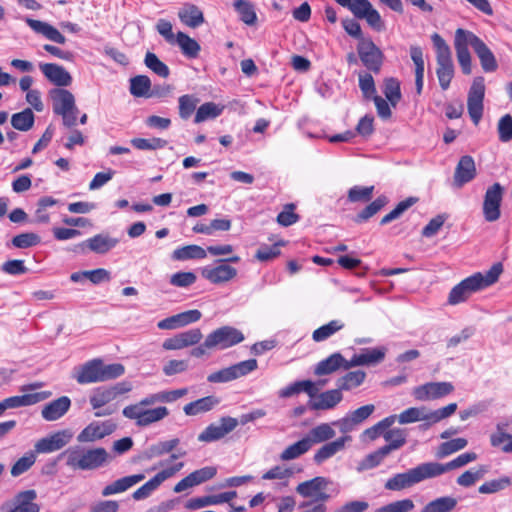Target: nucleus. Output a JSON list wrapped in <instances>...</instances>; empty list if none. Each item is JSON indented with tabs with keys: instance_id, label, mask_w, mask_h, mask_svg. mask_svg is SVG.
I'll list each match as a JSON object with an SVG mask.
<instances>
[{
	"instance_id": "obj_4",
	"label": "nucleus",
	"mask_w": 512,
	"mask_h": 512,
	"mask_svg": "<svg viewBox=\"0 0 512 512\" xmlns=\"http://www.w3.org/2000/svg\"><path fill=\"white\" fill-rule=\"evenodd\" d=\"M124 372L125 368L120 363L105 365L101 359H92L78 367L73 377L77 383L84 385L116 379Z\"/></svg>"
},
{
	"instance_id": "obj_64",
	"label": "nucleus",
	"mask_w": 512,
	"mask_h": 512,
	"mask_svg": "<svg viewBox=\"0 0 512 512\" xmlns=\"http://www.w3.org/2000/svg\"><path fill=\"white\" fill-rule=\"evenodd\" d=\"M199 99L193 95H182L179 98V116L186 120L196 109Z\"/></svg>"
},
{
	"instance_id": "obj_28",
	"label": "nucleus",
	"mask_w": 512,
	"mask_h": 512,
	"mask_svg": "<svg viewBox=\"0 0 512 512\" xmlns=\"http://www.w3.org/2000/svg\"><path fill=\"white\" fill-rule=\"evenodd\" d=\"M477 459V454L475 452H466L457 456L452 461L442 464L439 462H429L434 478L443 475L444 473L463 467L470 462H473Z\"/></svg>"
},
{
	"instance_id": "obj_37",
	"label": "nucleus",
	"mask_w": 512,
	"mask_h": 512,
	"mask_svg": "<svg viewBox=\"0 0 512 512\" xmlns=\"http://www.w3.org/2000/svg\"><path fill=\"white\" fill-rule=\"evenodd\" d=\"M37 498L35 490L19 492L14 499V508L8 512H39L40 507L34 500Z\"/></svg>"
},
{
	"instance_id": "obj_18",
	"label": "nucleus",
	"mask_w": 512,
	"mask_h": 512,
	"mask_svg": "<svg viewBox=\"0 0 512 512\" xmlns=\"http://www.w3.org/2000/svg\"><path fill=\"white\" fill-rule=\"evenodd\" d=\"M71 438L72 433L70 430L57 431L47 437L39 439L34 445L35 452L46 454L58 451L66 446Z\"/></svg>"
},
{
	"instance_id": "obj_2",
	"label": "nucleus",
	"mask_w": 512,
	"mask_h": 512,
	"mask_svg": "<svg viewBox=\"0 0 512 512\" xmlns=\"http://www.w3.org/2000/svg\"><path fill=\"white\" fill-rule=\"evenodd\" d=\"M503 271L501 263L494 264L485 274L477 272L455 285L448 296V303L457 305L466 301L474 292L485 289L499 279Z\"/></svg>"
},
{
	"instance_id": "obj_15",
	"label": "nucleus",
	"mask_w": 512,
	"mask_h": 512,
	"mask_svg": "<svg viewBox=\"0 0 512 512\" xmlns=\"http://www.w3.org/2000/svg\"><path fill=\"white\" fill-rule=\"evenodd\" d=\"M184 467L183 462H178L162 471L158 472L153 478L133 492L132 497L136 501L148 498L165 480L174 476Z\"/></svg>"
},
{
	"instance_id": "obj_35",
	"label": "nucleus",
	"mask_w": 512,
	"mask_h": 512,
	"mask_svg": "<svg viewBox=\"0 0 512 512\" xmlns=\"http://www.w3.org/2000/svg\"><path fill=\"white\" fill-rule=\"evenodd\" d=\"M335 426L332 423H321L309 430L306 434L305 439L309 442L310 448L313 445L328 442L333 439L336 435V431L333 429Z\"/></svg>"
},
{
	"instance_id": "obj_54",
	"label": "nucleus",
	"mask_w": 512,
	"mask_h": 512,
	"mask_svg": "<svg viewBox=\"0 0 512 512\" xmlns=\"http://www.w3.org/2000/svg\"><path fill=\"white\" fill-rule=\"evenodd\" d=\"M309 442L303 437L299 441L289 445L280 454V459L289 461L300 457L310 450Z\"/></svg>"
},
{
	"instance_id": "obj_42",
	"label": "nucleus",
	"mask_w": 512,
	"mask_h": 512,
	"mask_svg": "<svg viewBox=\"0 0 512 512\" xmlns=\"http://www.w3.org/2000/svg\"><path fill=\"white\" fill-rule=\"evenodd\" d=\"M366 379V372L363 370L349 371L342 377L338 378L336 385L338 389L343 391H351L361 386Z\"/></svg>"
},
{
	"instance_id": "obj_5",
	"label": "nucleus",
	"mask_w": 512,
	"mask_h": 512,
	"mask_svg": "<svg viewBox=\"0 0 512 512\" xmlns=\"http://www.w3.org/2000/svg\"><path fill=\"white\" fill-rule=\"evenodd\" d=\"M434 478L429 462L421 463L405 472L396 473L384 483L388 491L407 490L427 479Z\"/></svg>"
},
{
	"instance_id": "obj_21",
	"label": "nucleus",
	"mask_w": 512,
	"mask_h": 512,
	"mask_svg": "<svg viewBox=\"0 0 512 512\" xmlns=\"http://www.w3.org/2000/svg\"><path fill=\"white\" fill-rule=\"evenodd\" d=\"M343 400V394L338 389H331L320 394L318 392L310 398L307 407L310 410H331L334 409Z\"/></svg>"
},
{
	"instance_id": "obj_20",
	"label": "nucleus",
	"mask_w": 512,
	"mask_h": 512,
	"mask_svg": "<svg viewBox=\"0 0 512 512\" xmlns=\"http://www.w3.org/2000/svg\"><path fill=\"white\" fill-rule=\"evenodd\" d=\"M374 411L375 406L373 404H367L348 413L345 417L334 421L333 424L338 426L342 433H348L368 419Z\"/></svg>"
},
{
	"instance_id": "obj_8",
	"label": "nucleus",
	"mask_w": 512,
	"mask_h": 512,
	"mask_svg": "<svg viewBox=\"0 0 512 512\" xmlns=\"http://www.w3.org/2000/svg\"><path fill=\"white\" fill-rule=\"evenodd\" d=\"M344 8H347L356 18L365 19L367 23L377 31L383 29V21L379 12L373 8L368 0H334Z\"/></svg>"
},
{
	"instance_id": "obj_61",
	"label": "nucleus",
	"mask_w": 512,
	"mask_h": 512,
	"mask_svg": "<svg viewBox=\"0 0 512 512\" xmlns=\"http://www.w3.org/2000/svg\"><path fill=\"white\" fill-rule=\"evenodd\" d=\"M415 507L411 498H403L381 506L377 512H412Z\"/></svg>"
},
{
	"instance_id": "obj_55",
	"label": "nucleus",
	"mask_w": 512,
	"mask_h": 512,
	"mask_svg": "<svg viewBox=\"0 0 512 512\" xmlns=\"http://www.w3.org/2000/svg\"><path fill=\"white\" fill-rule=\"evenodd\" d=\"M151 81L148 76L138 75L130 79V93L135 97H150Z\"/></svg>"
},
{
	"instance_id": "obj_11",
	"label": "nucleus",
	"mask_w": 512,
	"mask_h": 512,
	"mask_svg": "<svg viewBox=\"0 0 512 512\" xmlns=\"http://www.w3.org/2000/svg\"><path fill=\"white\" fill-rule=\"evenodd\" d=\"M504 188L500 183L489 186L483 200V216L488 222H495L501 216V203L503 200Z\"/></svg>"
},
{
	"instance_id": "obj_23",
	"label": "nucleus",
	"mask_w": 512,
	"mask_h": 512,
	"mask_svg": "<svg viewBox=\"0 0 512 512\" xmlns=\"http://www.w3.org/2000/svg\"><path fill=\"white\" fill-rule=\"evenodd\" d=\"M50 395H51L50 392L42 391V392H36V393H31V394H24V395L12 396V397L5 398L4 400H2L0 402V416L7 409H13V408L34 405L36 403H39V402L49 398Z\"/></svg>"
},
{
	"instance_id": "obj_1",
	"label": "nucleus",
	"mask_w": 512,
	"mask_h": 512,
	"mask_svg": "<svg viewBox=\"0 0 512 512\" xmlns=\"http://www.w3.org/2000/svg\"><path fill=\"white\" fill-rule=\"evenodd\" d=\"M188 393L187 388L152 393L135 404L124 407L122 414L125 418L135 421L139 427H147L159 422L169 415L165 406L149 408L156 403H172Z\"/></svg>"
},
{
	"instance_id": "obj_25",
	"label": "nucleus",
	"mask_w": 512,
	"mask_h": 512,
	"mask_svg": "<svg viewBox=\"0 0 512 512\" xmlns=\"http://www.w3.org/2000/svg\"><path fill=\"white\" fill-rule=\"evenodd\" d=\"M201 275L213 284L229 282L237 275V270L225 263H217L216 266H206L202 269Z\"/></svg>"
},
{
	"instance_id": "obj_47",
	"label": "nucleus",
	"mask_w": 512,
	"mask_h": 512,
	"mask_svg": "<svg viewBox=\"0 0 512 512\" xmlns=\"http://www.w3.org/2000/svg\"><path fill=\"white\" fill-rule=\"evenodd\" d=\"M206 256V250L198 245L182 246L175 249L172 253V259L176 261H185L188 259H203Z\"/></svg>"
},
{
	"instance_id": "obj_38",
	"label": "nucleus",
	"mask_w": 512,
	"mask_h": 512,
	"mask_svg": "<svg viewBox=\"0 0 512 512\" xmlns=\"http://www.w3.org/2000/svg\"><path fill=\"white\" fill-rule=\"evenodd\" d=\"M180 21L191 28L199 27L204 23L203 12L194 4H184L178 11Z\"/></svg>"
},
{
	"instance_id": "obj_19",
	"label": "nucleus",
	"mask_w": 512,
	"mask_h": 512,
	"mask_svg": "<svg viewBox=\"0 0 512 512\" xmlns=\"http://www.w3.org/2000/svg\"><path fill=\"white\" fill-rule=\"evenodd\" d=\"M468 41L479 58L482 69L485 72H494L498 68L497 60L490 48L476 34L470 31Z\"/></svg>"
},
{
	"instance_id": "obj_44",
	"label": "nucleus",
	"mask_w": 512,
	"mask_h": 512,
	"mask_svg": "<svg viewBox=\"0 0 512 512\" xmlns=\"http://www.w3.org/2000/svg\"><path fill=\"white\" fill-rule=\"evenodd\" d=\"M458 504L452 496L438 497L425 504L419 512H452Z\"/></svg>"
},
{
	"instance_id": "obj_26",
	"label": "nucleus",
	"mask_w": 512,
	"mask_h": 512,
	"mask_svg": "<svg viewBox=\"0 0 512 512\" xmlns=\"http://www.w3.org/2000/svg\"><path fill=\"white\" fill-rule=\"evenodd\" d=\"M39 68L45 78L58 87H67L72 83V76L61 65L55 63H40Z\"/></svg>"
},
{
	"instance_id": "obj_34",
	"label": "nucleus",
	"mask_w": 512,
	"mask_h": 512,
	"mask_svg": "<svg viewBox=\"0 0 512 512\" xmlns=\"http://www.w3.org/2000/svg\"><path fill=\"white\" fill-rule=\"evenodd\" d=\"M398 444H392V445H384L377 449L376 451L366 455L357 466L358 472H363L366 470L373 469L377 466H379L382 461L385 459L386 456H388L392 451H394V448L397 447Z\"/></svg>"
},
{
	"instance_id": "obj_31",
	"label": "nucleus",
	"mask_w": 512,
	"mask_h": 512,
	"mask_svg": "<svg viewBox=\"0 0 512 512\" xmlns=\"http://www.w3.org/2000/svg\"><path fill=\"white\" fill-rule=\"evenodd\" d=\"M144 479L145 475L142 473L122 477L106 485L102 489L101 495L103 497H108L114 494L123 493Z\"/></svg>"
},
{
	"instance_id": "obj_40",
	"label": "nucleus",
	"mask_w": 512,
	"mask_h": 512,
	"mask_svg": "<svg viewBox=\"0 0 512 512\" xmlns=\"http://www.w3.org/2000/svg\"><path fill=\"white\" fill-rule=\"evenodd\" d=\"M329 480L325 477L317 476L313 479L301 482L296 487V492L302 497H313L320 491L325 490L329 484Z\"/></svg>"
},
{
	"instance_id": "obj_14",
	"label": "nucleus",
	"mask_w": 512,
	"mask_h": 512,
	"mask_svg": "<svg viewBox=\"0 0 512 512\" xmlns=\"http://www.w3.org/2000/svg\"><path fill=\"white\" fill-rule=\"evenodd\" d=\"M239 424L238 419L225 416L216 423L208 425L199 435L198 441L210 443L223 439L232 432Z\"/></svg>"
},
{
	"instance_id": "obj_51",
	"label": "nucleus",
	"mask_w": 512,
	"mask_h": 512,
	"mask_svg": "<svg viewBox=\"0 0 512 512\" xmlns=\"http://www.w3.org/2000/svg\"><path fill=\"white\" fill-rule=\"evenodd\" d=\"M180 443L178 438H173L166 441H160L156 444L151 445L145 452L147 459L162 456L164 454L173 451Z\"/></svg>"
},
{
	"instance_id": "obj_53",
	"label": "nucleus",
	"mask_w": 512,
	"mask_h": 512,
	"mask_svg": "<svg viewBox=\"0 0 512 512\" xmlns=\"http://www.w3.org/2000/svg\"><path fill=\"white\" fill-rule=\"evenodd\" d=\"M488 473V467L480 465L477 469H470L462 473L456 480L457 484L462 487H471L478 480L482 479Z\"/></svg>"
},
{
	"instance_id": "obj_58",
	"label": "nucleus",
	"mask_w": 512,
	"mask_h": 512,
	"mask_svg": "<svg viewBox=\"0 0 512 512\" xmlns=\"http://www.w3.org/2000/svg\"><path fill=\"white\" fill-rule=\"evenodd\" d=\"M510 485H512V479L504 476L483 483L479 486L478 492L481 494H493L506 489Z\"/></svg>"
},
{
	"instance_id": "obj_59",
	"label": "nucleus",
	"mask_w": 512,
	"mask_h": 512,
	"mask_svg": "<svg viewBox=\"0 0 512 512\" xmlns=\"http://www.w3.org/2000/svg\"><path fill=\"white\" fill-rule=\"evenodd\" d=\"M144 63L150 70L162 78H167L170 74L169 67L152 52L146 53Z\"/></svg>"
},
{
	"instance_id": "obj_56",
	"label": "nucleus",
	"mask_w": 512,
	"mask_h": 512,
	"mask_svg": "<svg viewBox=\"0 0 512 512\" xmlns=\"http://www.w3.org/2000/svg\"><path fill=\"white\" fill-rule=\"evenodd\" d=\"M222 111L223 107H220L214 102H206L197 109L194 122L201 123L208 119H214L218 117Z\"/></svg>"
},
{
	"instance_id": "obj_3",
	"label": "nucleus",
	"mask_w": 512,
	"mask_h": 512,
	"mask_svg": "<svg viewBox=\"0 0 512 512\" xmlns=\"http://www.w3.org/2000/svg\"><path fill=\"white\" fill-rule=\"evenodd\" d=\"M58 459H65V464L70 469L96 470L109 462L110 456L105 448H85L75 445L67 448L58 455Z\"/></svg>"
},
{
	"instance_id": "obj_30",
	"label": "nucleus",
	"mask_w": 512,
	"mask_h": 512,
	"mask_svg": "<svg viewBox=\"0 0 512 512\" xmlns=\"http://www.w3.org/2000/svg\"><path fill=\"white\" fill-rule=\"evenodd\" d=\"M71 406V400L67 396H61L48 404L41 411V416L46 421H56L64 416Z\"/></svg>"
},
{
	"instance_id": "obj_6",
	"label": "nucleus",
	"mask_w": 512,
	"mask_h": 512,
	"mask_svg": "<svg viewBox=\"0 0 512 512\" xmlns=\"http://www.w3.org/2000/svg\"><path fill=\"white\" fill-rule=\"evenodd\" d=\"M431 40L436 50V75L439 85L442 90H447L454 77V64L451 49L438 33H434L431 36Z\"/></svg>"
},
{
	"instance_id": "obj_32",
	"label": "nucleus",
	"mask_w": 512,
	"mask_h": 512,
	"mask_svg": "<svg viewBox=\"0 0 512 512\" xmlns=\"http://www.w3.org/2000/svg\"><path fill=\"white\" fill-rule=\"evenodd\" d=\"M350 440V436H342L334 441L327 442L315 452L313 461L318 465L322 464L326 460L336 455L339 451L343 450L345 448L346 442Z\"/></svg>"
},
{
	"instance_id": "obj_62",
	"label": "nucleus",
	"mask_w": 512,
	"mask_h": 512,
	"mask_svg": "<svg viewBox=\"0 0 512 512\" xmlns=\"http://www.w3.org/2000/svg\"><path fill=\"white\" fill-rule=\"evenodd\" d=\"M388 203V198L384 195L379 196L369 205H367L356 217V222L366 221L380 211Z\"/></svg>"
},
{
	"instance_id": "obj_45",
	"label": "nucleus",
	"mask_w": 512,
	"mask_h": 512,
	"mask_svg": "<svg viewBox=\"0 0 512 512\" xmlns=\"http://www.w3.org/2000/svg\"><path fill=\"white\" fill-rule=\"evenodd\" d=\"M397 421L400 424H410L418 421H427V425H429V410L424 406L410 407L402 411L399 415H397Z\"/></svg>"
},
{
	"instance_id": "obj_63",
	"label": "nucleus",
	"mask_w": 512,
	"mask_h": 512,
	"mask_svg": "<svg viewBox=\"0 0 512 512\" xmlns=\"http://www.w3.org/2000/svg\"><path fill=\"white\" fill-rule=\"evenodd\" d=\"M512 430V422L501 421L496 425V431L490 436V443L493 447L502 446L509 437L508 431Z\"/></svg>"
},
{
	"instance_id": "obj_10",
	"label": "nucleus",
	"mask_w": 512,
	"mask_h": 512,
	"mask_svg": "<svg viewBox=\"0 0 512 512\" xmlns=\"http://www.w3.org/2000/svg\"><path fill=\"white\" fill-rule=\"evenodd\" d=\"M244 334L233 326H222L208 334L206 346H213L214 349L224 350L244 341Z\"/></svg>"
},
{
	"instance_id": "obj_7",
	"label": "nucleus",
	"mask_w": 512,
	"mask_h": 512,
	"mask_svg": "<svg viewBox=\"0 0 512 512\" xmlns=\"http://www.w3.org/2000/svg\"><path fill=\"white\" fill-rule=\"evenodd\" d=\"M50 97L53 112L62 117L63 125L67 128L74 127L79 113L74 95L69 90L54 88L50 91Z\"/></svg>"
},
{
	"instance_id": "obj_29",
	"label": "nucleus",
	"mask_w": 512,
	"mask_h": 512,
	"mask_svg": "<svg viewBox=\"0 0 512 512\" xmlns=\"http://www.w3.org/2000/svg\"><path fill=\"white\" fill-rule=\"evenodd\" d=\"M119 243L117 238H113L107 234H97L78 245L80 248L87 247L94 253L97 254H106L111 249L116 247Z\"/></svg>"
},
{
	"instance_id": "obj_24",
	"label": "nucleus",
	"mask_w": 512,
	"mask_h": 512,
	"mask_svg": "<svg viewBox=\"0 0 512 512\" xmlns=\"http://www.w3.org/2000/svg\"><path fill=\"white\" fill-rule=\"evenodd\" d=\"M115 428V424L111 421L90 423L78 434L77 441L80 443L94 442L110 435Z\"/></svg>"
},
{
	"instance_id": "obj_41",
	"label": "nucleus",
	"mask_w": 512,
	"mask_h": 512,
	"mask_svg": "<svg viewBox=\"0 0 512 512\" xmlns=\"http://www.w3.org/2000/svg\"><path fill=\"white\" fill-rule=\"evenodd\" d=\"M305 392L310 398L318 392V388L311 380L296 381L279 391V397L289 398L293 395Z\"/></svg>"
},
{
	"instance_id": "obj_12",
	"label": "nucleus",
	"mask_w": 512,
	"mask_h": 512,
	"mask_svg": "<svg viewBox=\"0 0 512 512\" xmlns=\"http://www.w3.org/2000/svg\"><path fill=\"white\" fill-rule=\"evenodd\" d=\"M485 95L484 78H474L468 92L467 108L472 122L477 125L483 115V100Z\"/></svg>"
},
{
	"instance_id": "obj_52",
	"label": "nucleus",
	"mask_w": 512,
	"mask_h": 512,
	"mask_svg": "<svg viewBox=\"0 0 512 512\" xmlns=\"http://www.w3.org/2000/svg\"><path fill=\"white\" fill-rule=\"evenodd\" d=\"M113 400H115V394L109 387L96 388L89 398L93 409H100Z\"/></svg>"
},
{
	"instance_id": "obj_36",
	"label": "nucleus",
	"mask_w": 512,
	"mask_h": 512,
	"mask_svg": "<svg viewBox=\"0 0 512 512\" xmlns=\"http://www.w3.org/2000/svg\"><path fill=\"white\" fill-rule=\"evenodd\" d=\"M27 25L36 33L43 35L50 41L58 44H64L66 38L52 25L31 18H26Z\"/></svg>"
},
{
	"instance_id": "obj_57",
	"label": "nucleus",
	"mask_w": 512,
	"mask_h": 512,
	"mask_svg": "<svg viewBox=\"0 0 512 512\" xmlns=\"http://www.w3.org/2000/svg\"><path fill=\"white\" fill-rule=\"evenodd\" d=\"M383 93L387 101L395 107L402 97L400 82L393 77L385 79Z\"/></svg>"
},
{
	"instance_id": "obj_46",
	"label": "nucleus",
	"mask_w": 512,
	"mask_h": 512,
	"mask_svg": "<svg viewBox=\"0 0 512 512\" xmlns=\"http://www.w3.org/2000/svg\"><path fill=\"white\" fill-rule=\"evenodd\" d=\"M240 20L246 25L253 26L257 22V14L254 5L248 0H235L233 3Z\"/></svg>"
},
{
	"instance_id": "obj_60",
	"label": "nucleus",
	"mask_w": 512,
	"mask_h": 512,
	"mask_svg": "<svg viewBox=\"0 0 512 512\" xmlns=\"http://www.w3.org/2000/svg\"><path fill=\"white\" fill-rule=\"evenodd\" d=\"M468 444V441L465 438H455L440 444L437 457L444 458L448 455H451L457 451L464 449Z\"/></svg>"
},
{
	"instance_id": "obj_22",
	"label": "nucleus",
	"mask_w": 512,
	"mask_h": 512,
	"mask_svg": "<svg viewBox=\"0 0 512 512\" xmlns=\"http://www.w3.org/2000/svg\"><path fill=\"white\" fill-rule=\"evenodd\" d=\"M201 317L202 313L199 310H188L159 321L157 327L161 330H175L195 323L199 321Z\"/></svg>"
},
{
	"instance_id": "obj_49",
	"label": "nucleus",
	"mask_w": 512,
	"mask_h": 512,
	"mask_svg": "<svg viewBox=\"0 0 512 512\" xmlns=\"http://www.w3.org/2000/svg\"><path fill=\"white\" fill-rule=\"evenodd\" d=\"M35 122V116L30 108H26L21 112L15 113L11 117V125L18 131L26 132L30 130Z\"/></svg>"
},
{
	"instance_id": "obj_33",
	"label": "nucleus",
	"mask_w": 512,
	"mask_h": 512,
	"mask_svg": "<svg viewBox=\"0 0 512 512\" xmlns=\"http://www.w3.org/2000/svg\"><path fill=\"white\" fill-rule=\"evenodd\" d=\"M237 496L236 491H227L217 495H207L202 497L192 498L187 503L189 509H200L209 505H217L227 503Z\"/></svg>"
},
{
	"instance_id": "obj_50",
	"label": "nucleus",
	"mask_w": 512,
	"mask_h": 512,
	"mask_svg": "<svg viewBox=\"0 0 512 512\" xmlns=\"http://www.w3.org/2000/svg\"><path fill=\"white\" fill-rule=\"evenodd\" d=\"M345 324L341 320H332L329 323L322 325L312 333V339L315 342H322L329 337L343 329Z\"/></svg>"
},
{
	"instance_id": "obj_39",
	"label": "nucleus",
	"mask_w": 512,
	"mask_h": 512,
	"mask_svg": "<svg viewBox=\"0 0 512 512\" xmlns=\"http://www.w3.org/2000/svg\"><path fill=\"white\" fill-rule=\"evenodd\" d=\"M345 358L339 352L331 354L329 357L321 360L314 369V374L317 376L329 375L340 368H343Z\"/></svg>"
},
{
	"instance_id": "obj_17",
	"label": "nucleus",
	"mask_w": 512,
	"mask_h": 512,
	"mask_svg": "<svg viewBox=\"0 0 512 512\" xmlns=\"http://www.w3.org/2000/svg\"><path fill=\"white\" fill-rule=\"evenodd\" d=\"M453 391L454 386L451 382H428L415 387L413 396L419 401H428L445 397Z\"/></svg>"
},
{
	"instance_id": "obj_48",
	"label": "nucleus",
	"mask_w": 512,
	"mask_h": 512,
	"mask_svg": "<svg viewBox=\"0 0 512 512\" xmlns=\"http://www.w3.org/2000/svg\"><path fill=\"white\" fill-rule=\"evenodd\" d=\"M175 43L180 47L182 53L188 58H196L201 50L198 42L185 34L178 32L176 35Z\"/></svg>"
},
{
	"instance_id": "obj_9",
	"label": "nucleus",
	"mask_w": 512,
	"mask_h": 512,
	"mask_svg": "<svg viewBox=\"0 0 512 512\" xmlns=\"http://www.w3.org/2000/svg\"><path fill=\"white\" fill-rule=\"evenodd\" d=\"M257 367L258 363L256 359H248L209 374L207 381L210 383L230 382L248 375L256 370Z\"/></svg>"
},
{
	"instance_id": "obj_16",
	"label": "nucleus",
	"mask_w": 512,
	"mask_h": 512,
	"mask_svg": "<svg viewBox=\"0 0 512 512\" xmlns=\"http://www.w3.org/2000/svg\"><path fill=\"white\" fill-rule=\"evenodd\" d=\"M469 30L458 28L454 36V48L458 63L463 74L469 75L472 72L471 54L469 52L470 42L468 41Z\"/></svg>"
},
{
	"instance_id": "obj_13",
	"label": "nucleus",
	"mask_w": 512,
	"mask_h": 512,
	"mask_svg": "<svg viewBox=\"0 0 512 512\" xmlns=\"http://www.w3.org/2000/svg\"><path fill=\"white\" fill-rule=\"evenodd\" d=\"M357 52L362 64L368 70L374 73L380 72L384 55L371 39H361L357 45Z\"/></svg>"
},
{
	"instance_id": "obj_43",
	"label": "nucleus",
	"mask_w": 512,
	"mask_h": 512,
	"mask_svg": "<svg viewBox=\"0 0 512 512\" xmlns=\"http://www.w3.org/2000/svg\"><path fill=\"white\" fill-rule=\"evenodd\" d=\"M219 400L214 396H206L186 404L183 411L188 416H195L212 410Z\"/></svg>"
},
{
	"instance_id": "obj_27",
	"label": "nucleus",
	"mask_w": 512,
	"mask_h": 512,
	"mask_svg": "<svg viewBox=\"0 0 512 512\" xmlns=\"http://www.w3.org/2000/svg\"><path fill=\"white\" fill-rule=\"evenodd\" d=\"M475 176L476 166L474 159L469 155L462 156L455 168L454 185L460 188L472 181Z\"/></svg>"
}]
</instances>
